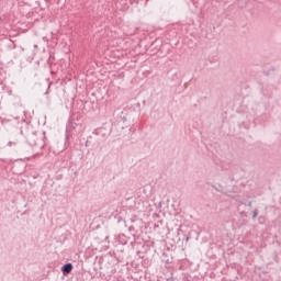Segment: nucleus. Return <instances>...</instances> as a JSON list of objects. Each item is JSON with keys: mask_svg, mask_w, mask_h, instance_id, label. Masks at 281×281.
Listing matches in <instances>:
<instances>
[{"mask_svg": "<svg viewBox=\"0 0 281 281\" xmlns=\"http://www.w3.org/2000/svg\"><path fill=\"white\" fill-rule=\"evenodd\" d=\"M108 137L109 131L104 127H100L92 132L90 139H94V142H104Z\"/></svg>", "mask_w": 281, "mask_h": 281, "instance_id": "nucleus-1", "label": "nucleus"}, {"mask_svg": "<svg viewBox=\"0 0 281 281\" xmlns=\"http://www.w3.org/2000/svg\"><path fill=\"white\" fill-rule=\"evenodd\" d=\"M74 271V265L71 262H68L61 267V272L64 276H67Z\"/></svg>", "mask_w": 281, "mask_h": 281, "instance_id": "nucleus-2", "label": "nucleus"}, {"mask_svg": "<svg viewBox=\"0 0 281 281\" xmlns=\"http://www.w3.org/2000/svg\"><path fill=\"white\" fill-rule=\"evenodd\" d=\"M119 245H128V237L124 234H120L116 238Z\"/></svg>", "mask_w": 281, "mask_h": 281, "instance_id": "nucleus-3", "label": "nucleus"}, {"mask_svg": "<svg viewBox=\"0 0 281 281\" xmlns=\"http://www.w3.org/2000/svg\"><path fill=\"white\" fill-rule=\"evenodd\" d=\"M37 139H40L41 142H45V139H47V136H45V132L43 131L37 132Z\"/></svg>", "mask_w": 281, "mask_h": 281, "instance_id": "nucleus-4", "label": "nucleus"}, {"mask_svg": "<svg viewBox=\"0 0 281 281\" xmlns=\"http://www.w3.org/2000/svg\"><path fill=\"white\" fill-rule=\"evenodd\" d=\"M258 216V209H255L252 212V218H256Z\"/></svg>", "mask_w": 281, "mask_h": 281, "instance_id": "nucleus-5", "label": "nucleus"}, {"mask_svg": "<svg viewBox=\"0 0 281 281\" xmlns=\"http://www.w3.org/2000/svg\"><path fill=\"white\" fill-rule=\"evenodd\" d=\"M14 124H18V126H19L21 123H19L16 120H13V121L11 122V125H14Z\"/></svg>", "mask_w": 281, "mask_h": 281, "instance_id": "nucleus-6", "label": "nucleus"}, {"mask_svg": "<svg viewBox=\"0 0 281 281\" xmlns=\"http://www.w3.org/2000/svg\"><path fill=\"white\" fill-rule=\"evenodd\" d=\"M117 223H123V225H126V221L119 218Z\"/></svg>", "mask_w": 281, "mask_h": 281, "instance_id": "nucleus-7", "label": "nucleus"}, {"mask_svg": "<svg viewBox=\"0 0 281 281\" xmlns=\"http://www.w3.org/2000/svg\"><path fill=\"white\" fill-rule=\"evenodd\" d=\"M184 240H186V243H189V241H190V235H187V236L184 237Z\"/></svg>", "mask_w": 281, "mask_h": 281, "instance_id": "nucleus-8", "label": "nucleus"}, {"mask_svg": "<svg viewBox=\"0 0 281 281\" xmlns=\"http://www.w3.org/2000/svg\"><path fill=\"white\" fill-rule=\"evenodd\" d=\"M133 229H135V227H133V226L128 227V232H133Z\"/></svg>", "mask_w": 281, "mask_h": 281, "instance_id": "nucleus-9", "label": "nucleus"}, {"mask_svg": "<svg viewBox=\"0 0 281 281\" xmlns=\"http://www.w3.org/2000/svg\"><path fill=\"white\" fill-rule=\"evenodd\" d=\"M247 206H248V207H251V201H249V202L247 203Z\"/></svg>", "mask_w": 281, "mask_h": 281, "instance_id": "nucleus-10", "label": "nucleus"}, {"mask_svg": "<svg viewBox=\"0 0 281 281\" xmlns=\"http://www.w3.org/2000/svg\"><path fill=\"white\" fill-rule=\"evenodd\" d=\"M240 214H241V216H247V214L245 212H241Z\"/></svg>", "mask_w": 281, "mask_h": 281, "instance_id": "nucleus-11", "label": "nucleus"}, {"mask_svg": "<svg viewBox=\"0 0 281 281\" xmlns=\"http://www.w3.org/2000/svg\"><path fill=\"white\" fill-rule=\"evenodd\" d=\"M122 120H123V122H126V116H123Z\"/></svg>", "mask_w": 281, "mask_h": 281, "instance_id": "nucleus-12", "label": "nucleus"}, {"mask_svg": "<svg viewBox=\"0 0 281 281\" xmlns=\"http://www.w3.org/2000/svg\"><path fill=\"white\" fill-rule=\"evenodd\" d=\"M20 135H23V131L22 130H20Z\"/></svg>", "mask_w": 281, "mask_h": 281, "instance_id": "nucleus-13", "label": "nucleus"}, {"mask_svg": "<svg viewBox=\"0 0 281 281\" xmlns=\"http://www.w3.org/2000/svg\"><path fill=\"white\" fill-rule=\"evenodd\" d=\"M21 124H25V121H21Z\"/></svg>", "mask_w": 281, "mask_h": 281, "instance_id": "nucleus-14", "label": "nucleus"}, {"mask_svg": "<svg viewBox=\"0 0 281 281\" xmlns=\"http://www.w3.org/2000/svg\"><path fill=\"white\" fill-rule=\"evenodd\" d=\"M9 146H12V143H9Z\"/></svg>", "mask_w": 281, "mask_h": 281, "instance_id": "nucleus-15", "label": "nucleus"}, {"mask_svg": "<svg viewBox=\"0 0 281 281\" xmlns=\"http://www.w3.org/2000/svg\"><path fill=\"white\" fill-rule=\"evenodd\" d=\"M16 131H19V126H18Z\"/></svg>", "mask_w": 281, "mask_h": 281, "instance_id": "nucleus-16", "label": "nucleus"}]
</instances>
